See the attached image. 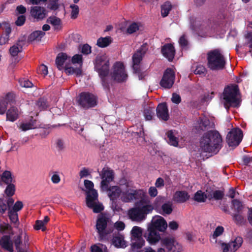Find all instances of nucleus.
Instances as JSON below:
<instances>
[{
	"mask_svg": "<svg viewBox=\"0 0 252 252\" xmlns=\"http://www.w3.org/2000/svg\"><path fill=\"white\" fill-rule=\"evenodd\" d=\"M199 146L202 152L216 155L222 147V138L216 130L205 132L200 138Z\"/></svg>",
	"mask_w": 252,
	"mask_h": 252,
	"instance_id": "obj_1",
	"label": "nucleus"
},
{
	"mask_svg": "<svg viewBox=\"0 0 252 252\" xmlns=\"http://www.w3.org/2000/svg\"><path fill=\"white\" fill-rule=\"evenodd\" d=\"M167 224L166 220L162 217L159 216L153 220L148 225L147 232L144 237L150 244H155L160 240V236L158 232H164L167 228Z\"/></svg>",
	"mask_w": 252,
	"mask_h": 252,
	"instance_id": "obj_2",
	"label": "nucleus"
},
{
	"mask_svg": "<svg viewBox=\"0 0 252 252\" xmlns=\"http://www.w3.org/2000/svg\"><path fill=\"white\" fill-rule=\"evenodd\" d=\"M109 61L104 56H97L94 63V68L101 79V84L104 90L110 91L112 81L108 77L109 74Z\"/></svg>",
	"mask_w": 252,
	"mask_h": 252,
	"instance_id": "obj_3",
	"label": "nucleus"
},
{
	"mask_svg": "<svg viewBox=\"0 0 252 252\" xmlns=\"http://www.w3.org/2000/svg\"><path fill=\"white\" fill-rule=\"evenodd\" d=\"M239 94V89L237 85L230 84L225 87L222 93L225 108L229 109L230 107H239L241 102Z\"/></svg>",
	"mask_w": 252,
	"mask_h": 252,
	"instance_id": "obj_4",
	"label": "nucleus"
},
{
	"mask_svg": "<svg viewBox=\"0 0 252 252\" xmlns=\"http://www.w3.org/2000/svg\"><path fill=\"white\" fill-rule=\"evenodd\" d=\"M208 66L212 70L223 69L226 62L219 49L210 51L207 53Z\"/></svg>",
	"mask_w": 252,
	"mask_h": 252,
	"instance_id": "obj_5",
	"label": "nucleus"
},
{
	"mask_svg": "<svg viewBox=\"0 0 252 252\" xmlns=\"http://www.w3.org/2000/svg\"><path fill=\"white\" fill-rule=\"evenodd\" d=\"M78 105L85 110L96 106L97 104V97L89 92L81 93L77 98Z\"/></svg>",
	"mask_w": 252,
	"mask_h": 252,
	"instance_id": "obj_6",
	"label": "nucleus"
},
{
	"mask_svg": "<svg viewBox=\"0 0 252 252\" xmlns=\"http://www.w3.org/2000/svg\"><path fill=\"white\" fill-rule=\"evenodd\" d=\"M153 209V206L150 204L144 205L141 207L133 208L128 211V215L132 220L141 221L145 219L147 215L151 213Z\"/></svg>",
	"mask_w": 252,
	"mask_h": 252,
	"instance_id": "obj_7",
	"label": "nucleus"
},
{
	"mask_svg": "<svg viewBox=\"0 0 252 252\" xmlns=\"http://www.w3.org/2000/svg\"><path fill=\"white\" fill-rule=\"evenodd\" d=\"M111 80L117 82L122 83L125 82L127 78L125 66L123 63L117 62L113 66V71L111 72Z\"/></svg>",
	"mask_w": 252,
	"mask_h": 252,
	"instance_id": "obj_8",
	"label": "nucleus"
},
{
	"mask_svg": "<svg viewBox=\"0 0 252 252\" xmlns=\"http://www.w3.org/2000/svg\"><path fill=\"white\" fill-rule=\"evenodd\" d=\"M145 192L142 189H128L125 191H122L121 199L125 203L131 202L133 200L143 199L145 196Z\"/></svg>",
	"mask_w": 252,
	"mask_h": 252,
	"instance_id": "obj_9",
	"label": "nucleus"
},
{
	"mask_svg": "<svg viewBox=\"0 0 252 252\" xmlns=\"http://www.w3.org/2000/svg\"><path fill=\"white\" fill-rule=\"evenodd\" d=\"M243 138L242 130L239 128L232 129L226 137V141L229 147H237L241 143Z\"/></svg>",
	"mask_w": 252,
	"mask_h": 252,
	"instance_id": "obj_10",
	"label": "nucleus"
},
{
	"mask_svg": "<svg viewBox=\"0 0 252 252\" xmlns=\"http://www.w3.org/2000/svg\"><path fill=\"white\" fill-rule=\"evenodd\" d=\"M99 176L101 179L100 188L101 189H107L110 183L114 179V172L110 167H104L100 172Z\"/></svg>",
	"mask_w": 252,
	"mask_h": 252,
	"instance_id": "obj_11",
	"label": "nucleus"
},
{
	"mask_svg": "<svg viewBox=\"0 0 252 252\" xmlns=\"http://www.w3.org/2000/svg\"><path fill=\"white\" fill-rule=\"evenodd\" d=\"M175 79V73L173 69L171 68H167L164 71L159 85L165 89H170L174 83Z\"/></svg>",
	"mask_w": 252,
	"mask_h": 252,
	"instance_id": "obj_12",
	"label": "nucleus"
},
{
	"mask_svg": "<svg viewBox=\"0 0 252 252\" xmlns=\"http://www.w3.org/2000/svg\"><path fill=\"white\" fill-rule=\"evenodd\" d=\"M147 50L148 45L147 43H144L134 53L132 56V67L133 70H138L137 67H140L139 64Z\"/></svg>",
	"mask_w": 252,
	"mask_h": 252,
	"instance_id": "obj_13",
	"label": "nucleus"
},
{
	"mask_svg": "<svg viewBox=\"0 0 252 252\" xmlns=\"http://www.w3.org/2000/svg\"><path fill=\"white\" fill-rule=\"evenodd\" d=\"M93 196L90 195L86 196V205L91 208L93 209V212L95 213L101 212L104 209L103 205L101 204H97L96 200H98V193L97 191H93L92 192Z\"/></svg>",
	"mask_w": 252,
	"mask_h": 252,
	"instance_id": "obj_14",
	"label": "nucleus"
},
{
	"mask_svg": "<svg viewBox=\"0 0 252 252\" xmlns=\"http://www.w3.org/2000/svg\"><path fill=\"white\" fill-rule=\"evenodd\" d=\"M194 127L198 132H200L208 130L212 127V125H211L210 121L207 117L203 116L199 117Z\"/></svg>",
	"mask_w": 252,
	"mask_h": 252,
	"instance_id": "obj_15",
	"label": "nucleus"
},
{
	"mask_svg": "<svg viewBox=\"0 0 252 252\" xmlns=\"http://www.w3.org/2000/svg\"><path fill=\"white\" fill-rule=\"evenodd\" d=\"M157 116L160 120L167 121L169 119L168 109L165 102L159 103L156 109Z\"/></svg>",
	"mask_w": 252,
	"mask_h": 252,
	"instance_id": "obj_16",
	"label": "nucleus"
},
{
	"mask_svg": "<svg viewBox=\"0 0 252 252\" xmlns=\"http://www.w3.org/2000/svg\"><path fill=\"white\" fill-rule=\"evenodd\" d=\"M161 52L169 62L173 61L175 54V49L173 44L167 43L164 45L161 48Z\"/></svg>",
	"mask_w": 252,
	"mask_h": 252,
	"instance_id": "obj_17",
	"label": "nucleus"
},
{
	"mask_svg": "<svg viewBox=\"0 0 252 252\" xmlns=\"http://www.w3.org/2000/svg\"><path fill=\"white\" fill-rule=\"evenodd\" d=\"M31 16L37 21L41 20L45 18L47 12L45 8L40 6H35L31 9Z\"/></svg>",
	"mask_w": 252,
	"mask_h": 252,
	"instance_id": "obj_18",
	"label": "nucleus"
},
{
	"mask_svg": "<svg viewBox=\"0 0 252 252\" xmlns=\"http://www.w3.org/2000/svg\"><path fill=\"white\" fill-rule=\"evenodd\" d=\"M107 218L104 216L98 218L97 220L96 227L100 239H102L105 236L103 231L105 230L107 227Z\"/></svg>",
	"mask_w": 252,
	"mask_h": 252,
	"instance_id": "obj_19",
	"label": "nucleus"
},
{
	"mask_svg": "<svg viewBox=\"0 0 252 252\" xmlns=\"http://www.w3.org/2000/svg\"><path fill=\"white\" fill-rule=\"evenodd\" d=\"M0 246L8 252H13V243L9 235H3L0 239Z\"/></svg>",
	"mask_w": 252,
	"mask_h": 252,
	"instance_id": "obj_20",
	"label": "nucleus"
},
{
	"mask_svg": "<svg viewBox=\"0 0 252 252\" xmlns=\"http://www.w3.org/2000/svg\"><path fill=\"white\" fill-rule=\"evenodd\" d=\"M25 41L26 39L24 37L19 39L16 44L10 48L9 52L11 56L13 57L17 56L18 53L22 51L23 46L25 43Z\"/></svg>",
	"mask_w": 252,
	"mask_h": 252,
	"instance_id": "obj_21",
	"label": "nucleus"
},
{
	"mask_svg": "<svg viewBox=\"0 0 252 252\" xmlns=\"http://www.w3.org/2000/svg\"><path fill=\"white\" fill-rule=\"evenodd\" d=\"M108 192V195L113 201L116 200L120 196H121L122 190L118 186H108L107 189H101Z\"/></svg>",
	"mask_w": 252,
	"mask_h": 252,
	"instance_id": "obj_22",
	"label": "nucleus"
},
{
	"mask_svg": "<svg viewBox=\"0 0 252 252\" xmlns=\"http://www.w3.org/2000/svg\"><path fill=\"white\" fill-rule=\"evenodd\" d=\"M189 198V195L186 191H177L173 196V200L178 203L186 202Z\"/></svg>",
	"mask_w": 252,
	"mask_h": 252,
	"instance_id": "obj_23",
	"label": "nucleus"
},
{
	"mask_svg": "<svg viewBox=\"0 0 252 252\" xmlns=\"http://www.w3.org/2000/svg\"><path fill=\"white\" fill-rule=\"evenodd\" d=\"M20 112L15 106H11L6 112V120L12 122L18 119Z\"/></svg>",
	"mask_w": 252,
	"mask_h": 252,
	"instance_id": "obj_24",
	"label": "nucleus"
},
{
	"mask_svg": "<svg viewBox=\"0 0 252 252\" xmlns=\"http://www.w3.org/2000/svg\"><path fill=\"white\" fill-rule=\"evenodd\" d=\"M232 209L234 211L233 213H243L246 209L242 202L237 199L232 200Z\"/></svg>",
	"mask_w": 252,
	"mask_h": 252,
	"instance_id": "obj_25",
	"label": "nucleus"
},
{
	"mask_svg": "<svg viewBox=\"0 0 252 252\" xmlns=\"http://www.w3.org/2000/svg\"><path fill=\"white\" fill-rule=\"evenodd\" d=\"M68 58L66 53H60L58 54L56 59V64L59 70L63 69V64L66 60Z\"/></svg>",
	"mask_w": 252,
	"mask_h": 252,
	"instance_id": "obj_26",
	"label": "nucleus"
},
{
	"mask_svg": "<svg viewBox=\"0 0 252 252\" xmlns=\"http://www.w3.org/2000/svg\"><path fill=\"white\" fill-rule=\"evenodd\" d=\"M12 97V95L8 93L7 94L5 98L0 101V114H4L7 109V104L10 102L12 99L10 98Z\"/></svg>",
	"mask_w": 252,
	"mask_h": 252,
	"instance_id": "obj_27",
	"label": "nucleus"
},
{
	"mask_svg": "<svg viewBox=\"0 0 252 252\" xmlns=\"http://www.w3.org/2000/svg\"><path fill=\"white\" fill-rule=\"evenodd\" d=\"M112 244L116 248H125L126 247L124 237L121 235L113 236Z\"/></svg>",
	"mask_w": 252,
	"mask_h": 252,
	"instance_id": "obj_28",
	"label": "nucleus"
},
{
	"mask_svg": "<svg viewBox=\"0 0 252 252\" xmlns=\"http://www.w3.org/2000/svg\"><path fill=\"white\" fill-rule=\"evenodd\" d=\"M243 213H232L231 216L235 223L237 225H243L246 222V219Z\"/></svg>",
	"mask_w": 252,
	"mask_h": 252,
	"instance_id": "obj_29",
	"label": "nucleus"
},
{
	"mask_svg": "<svg viewBox=\"0 0 252 252\" xmlns=\"http://www.w3.org/2000/svg\"><path fill=\"white\" fill-rule=\"evenodd\" d=\"M243 239L241 237H237L235 240L229 244L231 252H235L242 245Z\"/></svg>",
	"mask_w": 252,
	"mask_h": 252,
	"instance_id": "obj_30",
	"label": "nucleus"
},
{
	"mask_svg": "<svg viewBox=\"0 0 252 252\" xmlns=\"http://www.w3.org/2000/svg\"><path fill=\"white\" fill-rule=\"evenodd\" d=\"M45 33L41 31H36L32 32L29 36L28 39L30 41L34 40L40 41L41 38L45 35Z\"/></svg>",
	"mask_w": 252,
	"mask_h": 252,
	"instance_id": "obj_31",
	"label": "nucleus"
},
{
	"mask_svg": "<svg viewBox=\"0 0 252 252\" xmlns=\"http://www.w3.org/2000/svg\"><path fill=\"white\" fill-rule=\"evenodd\" d=\"M134 242L131 244V250L134 252H138L145 244L143 239H132Z\"/></svg>",
	"mask_w": 252,
	"mask_h": 252,
	"instance_id": "obj_32",
	"label": "nucleus"
},
{
	"mask_svg": "<svg viewBox=\"0 0 252 252\" xmlns=\"http://www.w3.org/2000/svg\"><path fill=\"white\" fill-rule=\"evenodd\" d=\"M143 114L146 120H152L155 115L154 107L150 106H146L144 109Z\"/></svg>",
	"mask_w": 252,
	"mask_h": 252,
	"instance_id": "obj_33",
	"label": "nucleus"
},
{
	"mask_svg": "<svg viewBox=\"0 0 252 252\" xmlns=\"http://www.w3.org/2000/svg\"><path fill=\"white\" fill-rule=\"evenodd\" d=\"M166 135L168 138V143L174 147H177L178 145V138L176 137L173 134L172 130H169L166 133Z\"/></svg>",
	"mask_w": 252,
	"mask_h": 252,
	"instance_id": "obj_34",
	"label": "nucleus"
},
{
	"mask_svg": "<svg viewBox=\"0 0 252 252\" xmlns=\"http://www.w3.org/2000/svg\"><path fill=\"white\" fill-rule=\"evenodd\" d=\"M111 42V37L110 36L100 37L97 39L96 45L101 48H105L107 47Z\"/></svg>",
	"mask_w": 252,
	"mask_h": 252,
	"instance_id": "obj_35",
	"label": "nucleus"
},
{
	"mask_svg": "<svg viewBox=\"0 0 252 252\" xmlns=\"http://www.w3.org/2000/svg\"><path fill=\"white\" fill-rule=\"evenodd\" d=\"M172 9V5L170 1H166L161 7V14L163 17H166Z\"/></svg>",
	"mask_w": 252,
	"mask_h": 252,
	"instance_id": "obj_36",
	"label": "nucleus"
},
{
	"mask_svg": "<svg viewBox=\"0 0 252 252\" xmlns=\"http://www.w3.org/2000/svg\"><path fill=\"white\" fill-rule=\"evenodd\" d=\"M131 233L132 239H143L142 237V230L139 226H135L133 227Z\"/></svg>",
	"mask_w": 252,
	"mask_h": 252,
	"instance_id": "obj_37",
	"label": "nucleus"
},
{
	"mask_svg": "<svg viewBox=\"0 0 252 252\" xmlns=\"http://www.w3.org/2000/svg\"><path fill=\"white\" fill-rule=\"evenodd\" d=\"M224 196V191L223 190H216L214 191L212 194L208 195L209 199L213 198L216 200H221Z\"/></svg>",
	"mask_w": 252,
	"mask_h": 252,
	"instance_id": "obj_38",
	"label": "nucleus"
},
{
	"mask_svg": "<svg viewBox=\"0 0 252 252\" xmlns=\"http://www.w3.org/2000/svg\"><path fill=\"white\" fill-rule=\"evenodd\" d=\"M63 69L65 73L68 75L75 74L77 75H80L82 74V69L80 68L73 67H67L65 65Z\"/></svg>",
	"mask_w": 252,
	"mask_h": 252,
	"instance_id": "obj_39",
	"label": "nucleus"
},
{
	"mask_svg": "<svg viewBox=\"0 0 252 252\" xmlns=\"http://www.w3.org/2000/svg\"><path fill=\"white\" fill-rule=\"evenodd\" d=\"M207 195L201 190H198L193 197V199L198 202H205L207 198Z\"/></svg>",
	"mask_w": 252,
	"mask_h": 252,
	"instance_id": "obj_40",
	"label": "nucleus"
},
{
	"mask_svg": "<svg viewBox=\"0 0 252 252\" xmlns=\"http://www.w3.org/2000/svg\"><path fill=\"white\" fill-rule=\"evenodd\" d=\"M36 104L40 111L46 110L49 107L47 99L44 97L39 98Z\"/></svg>",
	"mask_w": 252,
	"mask_h": 252,
	"instance_id": "obj_41",
	"label": "nucleus"
},
{
	"mask_svg": "<svg viewBox=\"0 0 252 252\" xmlns=\"http://www.w3.org/2000/svg\"><path fill=\"white\" fill-rule=\"evenodd\" d=\"M47 22L54 26L55 30L59 29V27L61 24V19L56 16H50L47 19Z\"/></svg>",
	"mask_w": 252,
	"mask_h": 252,
	"instance_id": "obj_42",
	"label": "nucleus"
},
{
	"mask_svg": "<svg viewBox=\"0 0 252 252\" xmlns=\"http://www.w3.org/2000/svg\"><path fill=\"white\" fill-rule=\"evenodd\" d=\"M84 186L88 189V191L86 192V196L90 195L92 197L93 196L92 193L93 191H97L96 190L94 189V185L91 181L85 180L84 181Z\"/></svg>",
	"mask_w": 252,
	"mask_h": 252,
	"instance_id": "obj_43",
	"label": "nucleus"
},
{
	"mask_svg": "<svg viewBox=\"0 0 252 252\" xmlns=\"http://www.w3.org/2000/svg\"><path fill=\"white\" fill-rule=\"evenodd\" d=\"M2 181L6 184H9L13 182L11 172L8 170L4 171L1 175Z\"/></svg>",
	"mask_w": 252,
	"mask_h": 252,
	"instance_id": "obj_44",
	"label": "nucleus"
},
{
	"mask_svg": "<svg viewBox=\"0 0 252 252\" xmlns=\"http://www.w3.org/2000/svg\"><path fill=\"white\" fill-rule=\"evenodd\" d=\"M161 210L162 215H170L173 211L172 203L168 202L163 204L161 206Z\"/></svg>",
	"mask_w": 252,
	"mask_h": 252,
	"instance_id": "obj_45",
	"label": "nucleus"
},
{
	"mask_svg": "<svg viewBox=\"0 0 252 252\" xmlns=\"http://www.w3.org/2000/svg\"><path fill=\"white\" fill-rule=\"evenodd\" d=\"M174 239L172 238H165L162 240V243L163 246L168 250L171 251L174 245Z\"/></svg>",
	"mask_w": 252,
	"mask_h": 252,
	"instance_id": "obj_46",
	"label": "nucleus"
},
{
	"mask_svg": "<svg viewBox=\"0 0 252 252\" xmlns=\"http://www.w3.org/2000/svg\"><path fill=\"white\" fill-rule=\"evenodd\" d=\"M22 231L20 232L19 234L15 237L13 240V243L14 244L15 249L16 250L22 249L21 246L22 244Z\"/></svg>",
	"mask_w": 252,
	"mask_h": 252,
	"instance_id": "obj_47",
	"label": "nucleus"
},
{
	"mask_svg": "<svg viewBox=\"0 0 252 252\" xmlns=\"http://www.w3.org/2000/svg\"><path fill=\"white\" fill-rule=\"evenodd\" d=\"M7 185L4 193L8 197H11L15 194V186L12 183H9Z\"/></svg>",
	"mask_w": 252,
	"mask_h": 252,
	"instance_id": "obj_48",
	"label": "nucleus"
},
{
	"mask_svg": "<svg viewBox=\"0 0 252 252\" xmlns=\"http://www.w3.org/2000/svg\"><path fill=\"white\" fill-rule=\"evenodd\" d=\"M193 72L195 74L199 75L201 76H204L206 74L207 70L203 65L199 64L196 66Z\"/></svg>",
	"mask_w": 252,
	"mask_h": 252,
	"instance_id": "obj_49",
	"label": "nucleus"
},
{
	"mask_svg": "<svg viewBox=\"0 0 252 252\" xmlns=\"http://www.w3.org/2000/svg\"><path fill=\"white\" fill-rule=\"evenodd\" d=\"M71 62L73 64H79L80 65V67L79 68L81 69L83 64V58L82 55L76 54L74 55L72 58Z\"/></svg>",
	"mask_w": 252,
	"mask_h": 252,
	"instance_id": "obj_50",
	"label": "nucleus"
},
{
	"mask_svg": "<svg viewBox=\"0 0 252 252\" xmlns=\"http://www.w3.org/2000/svg\"><path fill=\"white\" fill-rule=\"evenodd\" d=\"M139 29V25L135 22H133L127 27L126 32L128 34H132L137 31Z\"/></svg>",
	"mask_w": 252,
	"mask_h": 252,
	"instance_id": "obj_51",
	"label": "nucleus"
},
{
	"mask_svg": "<svg viewBox=\"0 0 252 252\" xmlns=\"http://www.w3.org/2000/svg\"><path fill=\"white\" fill-rule=\"evenodd\" d=\"M8 216L11 222L16 223L18 221V215L17 212H13L12 211L8 210Z\"/></svg>",
	"mask_w": 252,
	"mask_h": 252,
	"instance_id": "obj_52",
	"label": "nucleus"
},
{
	"mask_svg": "<svg viewBox=\"0 0 252 252\" xmlns=\"http://www.w3.org/2000/svg\"><path fill=\"white\" fill-rule=\"evenodd\" d=\"M19 82L20 83V85L22 87L28 88H32L33 86L32 83L28 79L25 78L20 79Z\"/></svg>",
	"mask_w": 252,
	"mask_h": 252,
	"instance_id": "obj_53",
	"label": "nucleus"
},
{
	"mask_svg": "<svg viewBox=\"0 0 252 252\" xmlns=\"http://www.w3.org/2000/svg\"><path fill=\"white\" fill-rule=\"evenodd\" d=\"M71 8V17L72 19H76L79 13V7L77 5L71 4L70 6Z\"/></svg>",
	"mask_w": 252,
	"mask_h": 252,
	"instance_id": "obj_54",
	"label": "nucleus"
},
{
	"mask_svg": "<svg viewBox=\"0 0 252 252\" xmlns=\"http://www.w3.org/2000/svg\"><path fill=\"white\" fill-rule=\"evenodd\" d=\"M223 232L224 228L221 226H218L216 227L214 232V233L212 235L213 238H217L218 237L220 236Z\"/></svg>",
	"mask_w": 252,
	"mask_h": 252,
	"instance_id": "obj_55",
	"label": "nucleus"
},
{
	"mask_svg": "<svg viewBox=\"0 0 252 252\" xmlns=\"http://www.w3.org/2000/svg\"><path fill=\"white\" fill-rule=\"evenodd\" d=\"M23 207V204L21 201H17L15 204H14L12 208L11 209H9L11 211L13 212H17L21 210Z\"/></svg>",
	"mask_w": 252,
	"mask_h": 252,
	"instance_id": "obj_56",
	"label": "nucleus"
},
{
	"mask_svg": "<svg viewBox=\"0 0 252 252\" xmlns=\"http://www.w3.org/2000/svg\"><path fill=\"white\" fill-rule=\"evenodd\" d=\"M34 228L35 230L41 229L42 231L46 230V227L44 222H42L41 220H37L35 221V224L34 226Z\"/></svg>",
	"mask_w": 252,
	"mask_h": 252,
	"instance_id": "obj_57",
	"label": "nucleus"
},
{
	"mask_svg": "<svg viewBox=\"0 0 252 252\" xmlns=\"http://www.w3.org/2000/svg\"><path fill=\"white\" fill-rule=\"evenodd\" d=\"M3 198H0V213L3 214L7 210V205Z\"/></svg>",
	"mask_w": 252,
	"mask_h": 252,
	"instance_id": "obj_58",
	"label": "nucleus"
},
{
	"mask_svg": "<svg viewBox=\"0 0 252 252\" xmlns=\"http://www.w3.org/2000/svg\"><path fill=\"white\" fill-rule=\"evenodd\" d=\"M81 51L84 55H89L91 53V47L88 44H85L82 45Z\"/></svg>",
	"mask_w": 252,
	"mask_h": 252,
	"instance_id": "obj_59",
	"label": "nucleus"
},
{
	"mask_svg": "<svg viewBox=\"0 0 252 252\" xmlns=\"http://www.w3.org/2000/svg\"><path fill=\"white\" fill-rule=\"evenodd\" d=\"M26 21V17L24 15H20L17 17V20L15 21V24L18 26H23Z\"/></svg>",
	"mask_w": 252,
	"mask_h": 252,
	"instance_id": "obj_60",
	"label": "nucleus"
},
{
	"mask_svg": "<svg viewBox=\"0 0 252 252\" xmlns=\"http://www.w3.org/2000/svg\"><path fill=\"white\" fill-rule=\"evenodd\" d=\"M33 125L31 123H23L20 125V128L23 131H26L33 128Z\"/></svg>",
	"mask_w": 252,
	"mask_h": 252,
	"instance_id": "obj_61",
	"label": "nucleus"
},
{
	"mask_svg": "<svg viewBox=\"0 0 252 252\" xmlns=\"http://www.w3.org/2000/svg\"><path fill=\"white\" fill-rule=\"evenodd\" d=\"M171 100L173 103L178 104L181 102V98L179 94H178L176 93H173L172 94Z\"/></svg>",
	"mask_w": 252,
	"mask_h": 252,
	"instance_id": "obj_62",
	"label": "nucleus"
},
{
	"mask_svg": "<svg viewBox=\"0 0 252 252\" xmlns=\"http://www.w3.org/2000/svg\"><path fill=\"white\" fill-rule=\"evenodd\" d=\"M115 227L118 230L122 231L125 229V224L123 221H118L115 223Z\"/></svg>",
	"mask_w": 252,
	"mask_h": 252,
	"instance_id": "obj_63",
	"label": "nucleus"
},
{
	"mask_svg": "<svg viewBox=\"0 0 252 252\" xmlns=\"http://www.w3.org/2000/svg\"><path fill=\"white\" fill-rule=\"evenodd\" d=\"M156 187H151L149 189V194L151 197H155L158 194V190Z\"/></svg>",
	"mask_w": 252,
	"mask_h": 252,
	"instance_id": "obj_64",
	"label": "nucleus"
}]
</instances>
